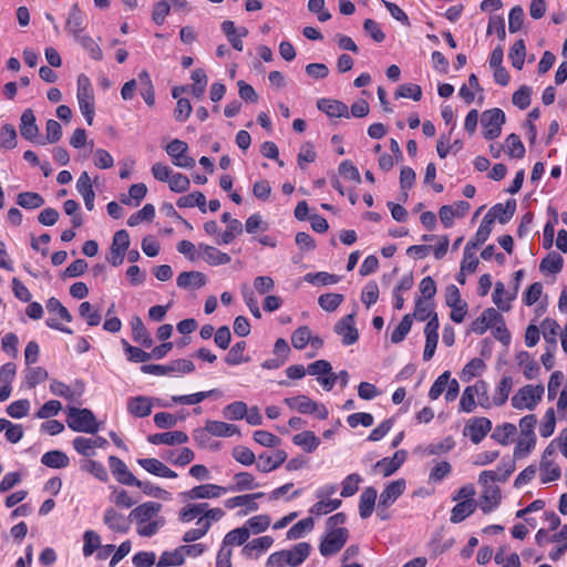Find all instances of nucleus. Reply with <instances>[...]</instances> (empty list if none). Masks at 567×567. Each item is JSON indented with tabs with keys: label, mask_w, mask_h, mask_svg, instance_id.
Wrapping results in <instances>:
<instances>
[{
	"label": "nucleus",
	"mask_w": 567,
	"mask_h": 567,
	"mask_svg": "<svg viewBox=\"0 0 567 567\" xmlns=\"http://www.w3.org/2000/svg\"><path fill=\"white\" fill-rule=\"evenodd\" d=\"M66 423L74 432L95 434L99 431V424L94 413L86 408L79 409L70 406L68 409Z\"/></svg>",
	"instance_id": "obj_1"
},
{
	"label": "nucleus",
	"mask_w": 567,
	"mask_h": 567,
	"mask_svg": "<svg viewBox=\"0 0 567 567\" xmlns=\"http://www.w3.org/2000/svg\"><path fill=\"white\" fill-rule=\"evenodd\" d=\"M544 385L527 384L520 388L517 393L512 398V405L517 410L528 409L534 410L542 401L544 394Z\"/></svg>",
	"instance_id": "obj_2"
},
{
	"label": "nucleus",
	"mask_w": 567,
	"mask_h": 567,
	"mask_svg": "<svg viewBox=\"0 0 567 567\" xmlns=\"http://www.w3.org/2000/svg\"><path fill=\"white\" fill-rule=\"evenodd\" d=\"M349 538V530L346 527L329 530L319 545L320 554L329 557L339 553Z\"/></svg>",
	"instance_id": "obj_3"
},
{
	"label": "nucleus",
	"mask_w": 567,
	"mask_h": 567,
	"mask_svg": "<svg viewBox=\"0 0 567 567\" xmlns=\"http://www.w3.org/2000/svg\"><path fill=\"white\" fill-rule=\"evenodd\" d=\"M481 389L482 394H484L485 400L480 401V405L483 408L489 406V398L487 394V384L485 381L480 380L474 385L466 386L465 390L462 393L461 400H460V409L463 412L471 413L476 408L475 402V395L481 396Z\"/></svg>",
	"instance_id": "obj_4"
},
{
	"label": "nucleus",
	"mask_w": 567,
	"mask_h": 567,
	"mask_svg": "<svg viewBox=\"0 0 567 567\" xmlns=\"http://www.w3.org/2000/svg\"><path fill=\"white\" fill-rule=\"evenodd\" d=\"M481 123L484 138L493 141L501 135L502 124L505 123V113L497 107L484 111Z\"/></svg>",
	"instance_id": "obj_5"
},
{
	"label": "nucleus",
	"mask_w": 567,
	"mask_h": 567,
	"mask_svg": "<svg viewBox=\"0 0 567 567\" xmlns=\"http://www.w3.org/2000/svg\"><path fill=\"white\" fill-rule=\"evenodd\" d=\"M195 364L188 359H176L168 364H143L141 371L146 374L165 375L172 372L192 373Z\"/></svg>",
	"instance_id": "obj_6"
},
{
	"label": "nucleus",
	"mask_w": 567,
	"mask_h": 567,
	"mask_svg": "<svg viewBox=\"0 0 567 567\" xmlns=\"http://www.w3.org/2000/svg\"><path fill=\"white\" fill-rule=\"evenodd\" d=\"M165 151L171 157L173 165L182 168H193L195 166V159L187 154L188 144L182 140L175 138L169 142Z\"/></svg>",
	"instance_id": "obj_7"
},
{
	"label": "nucleus",
	"mask_w": 567,
	"mask_h": 567,
	"mask_svg": "<svg viewBox=\"0 0 567 567\" xmlns=\"http://www.w3.org/2000/svg\"><path fill=\"white\" fill-rule=\"evenodd\" d=\"M491 430V420L484 416H477L467 421L463 430V435L468 436L474 444H478Z\"/></svg>",
	"instance_id": "obj_8"
},
{
	"label": "nucleus",
	"mask_w": 567,
	"mask_h": 567,
	"mask_svg": "<svg viewBox=\"0 0 567 567\" xmlns=\"http://www.w3.org/2000/svg\"><path fill=\"white\" fill-rule=\"evenodd\" d=\"M228 492L227 487L219 486L216 484L207 483L203 485L195 486L189 491L183 492L181 495L186 499H208V498H217L223 494Z\"/></svg>",
	"instance_id": "obj_9"
},
{
	"label": "nucleus",
	"mask_w": 567,
	"mask_h": 567,
	"mask_svg": "<svg viewBox=\"0 0 567 567\" xmlns=\"http://www.w3.org/2000/svg\"><path fill=\"white\" fill-rule=\"evenodd\" d=\"M355 313H349L334 326V332L342 337V344L351 346L359 340V331L354 326Z\"/></svg>",
	"instance_id": "obj_10"
},
{
	"label": "nucleus",
	"mask_w": 567,
	"mask_h": 567,
	"mask_svg": "<svg viewBox=\"0 0 567 567\" xmlns=\"http://www.w3.org/2000/svg\"><path fill=\"white\" fill-rule=\"evenodd\" d=\"M504 467L502 471L501 467H498L496 471H483L478 476V483L481 485L492 484L494 482H501L504 483L508 480V477L513 474L515 471V461L514 460H502L501 463Z\"/></svg>",
	"instance_id": "obj_11"
},
{
	"label": "nucleus",
	"mask_w": 567,
	"mask_h": 567,
	"mask_svg": "<svg viewBox=\"0 0 567 567\" xmlns=\"http://www.w3.org/2000/svg\"><path fill=\"white\" fill-rule=\"evenodd\" d=\"M20 134L21 136L30 142L39 143L44 145L45 142L39 140V126L35 123V116L31 109H25L20 118Z\"/></svg>",
	"instance_id": "obj_12"
},
{
	"label": "nucleus",
	"mask_w": 567,
	"mask_h": 567,
	"mask_svg": "<svg viewBox=\"0 0 567 567\" xmlns=\"http://www.w3.org/2000/svg\"><path fill=\"white\" fill-rule=\"evenodd\" d=\"M483 492L480 497V507L483 513L488 514L496 509L502 499L501 488L495 484L482 485Z\"/></svg>",
	"instance_id": "obj_13"
},
{
	"label": "nucleus",
	"mask_w": 567,
	"mask_h": 567,
	"mask_svg": "<svg viewBox=\"0 0 567 567\" xmlns=\"http://www.w3.org/2000/svg\"><path fill=\"white\" fill-rule=\"evenodd\" d=\"M405 487L404 478L388 484L379 497V508H389L404 493Z\"/></svg>",
	"instance_id": "obj_14"
},
{
	"label": "nucleus",
	"mask_w": 567,
	"mask_h": 567,
	"mask_svg": "<svg viewBox=\"0 0 567 567\" xmlns=\"http://www.w3.org/2000/svg\"><path fill=\"white\" fill-rule=\"evenodd\" d=\"M86 28V17L85 13L80 9L78 3H74L70 12L68 14L65 21V30L71 33L74 38H79V35Z\"/></svg>",
	"instance_id": "obj_15"
},
{
	"label": "nucleus",
	"mask_w": 567,
	"mask_h": 567,
	"mask_svg": "<svg viewBox=\"0 0 567 567\" xmlns=\"http://www.w3.org/2000/svg\"><path fill=\"white\" fill-rule=\"evenodd\" d=\"M516 212V200L514 198L508 199L505 205L498 203L489 208L487 214L485 215L487 218H491V221L497 219L499 224H507L514 216Z\"/></svg>",
	"instance_id": "obj_16"
},
{
	"label": "nucleus",
	"mask_w": 567,
	"mask_h": 567,
	"mask_svg": "<svg viewBox=\"0 0 567 567\" xmlns=\"http://www.w3.org/2000/svg\"><path fill=\"white\" fill-rule=\"evenodd\" d=\"M408 452L405 450L396 451L392 457H383L374 464V468H379L384 477L394 474L405 462Z\"/></svg>",
	"instance_id": "obj_17"
},
{
	"label": "nucleus",
	"mask_w": 567,
	"mask_h": 567,
	"mask_svg": "<svg viewBox=\"0 0 567 567\" xmlns=\"http://www.w3.org/2000/svg\"><path fill=\"white\" fill-rule=\"evenodd\" d=\"M109 466L116 481L123 485L133 486L137 480L117 456L111 455L109 457Z\"/></svg>",
	"instance_id": "obj_18"
},
{
	"label": "nucleus",
	"mask_w": 567,
	"mask_h": 567,
	"mask_svg": "<svg viewBox=\"0 0 567 567\" xmlns=\"http://www.w3.org/2000/svg\"><path fill=\"white\" fill-rule=\"evenodd\" d=\"M287 460V453L284 450H277L274 455L264 452L258 455L256 467L261 473H269L278 468Z\"/></svg>",
	"instance_id": "obj_19"
},
{
	"label": "nucleus",
	"mask_w": 567,
	"mask_h": 567,
	"mask_svg": "<svg viewBox=\"0 0 567 567\" xmlns=\"http://www.w3.org/2000/svg\"><path fill=\"white\" fill-rule=\"evenodd\" d=\"M317 107L329 117H350L348 105L339 100L320 99L317 101Z\"/></svg>",
	"instance_id": "obj_20"
},
{
	"label": "nucleus",
	"mask_w": 567,
	"mask_h": 567,
	"mask_svg": "<svg viewBox=\"0 0 567 567\" xmlns=\"http://www.w3.org/2000/svg\"><path fill=\"white\" fill-rule=\"evenodd\" d=\"M137 464L150 474L165 478H176L177 473L172 471L168 466L162 463L159 460L150 458H137Z\"/></svg>",
	"instance_id": "obj_21"
},
{
	"label": "nucleus",
	"mask_w": 567,
	"mask_h": 567,
	"mask_svg": "<svg viewBox=\"0 0 567 567\" xmlns=\"http://www.w3.org/2000/svg\"><path fill=\"white\" fill-rule=\"evenodd\" d=\"M162 509V504L156 502H146L136 506L131 513L128 518L135 520L138 525L148 522L152 517L156 516Z\"/></svg>",
	"instance_id": "obj_22"
},
{
	"label": "nucleus",
	"mask_w": 567,
	"mask_h": 567,
	"mask_svg": "<svg viewBox=\"0 0 567 567\" xmlns=\"http://www.w3.org/2000/svg\"><path fill=\"white\" fill-rule=\"evenodd\" d=\"M130 519L131 518H126L123 514L116 512L112 507L107 508L103 516L104 524L111 530L121 534H125L130 530Z\"/></svg>",
	"instance_id": "obj_23"
},
{
	"label": "nucleus",
	"mask_w": 567,
	"mask_h": 567,
	"mask_svg": "<svg viewBox=\"0 0 567 567\" xmlns=\"http://www.w3.org/2000/svg\"><path fill=\"white\" fill-rule=\"evenodd\" d=\"M198 252L203 256V259L210 266L227 265L231 260L228 254L223 252L216 247L206 244L198 245Z\"/></svg>",
	"instance_id": "obj_24"
},
{
	"label": "nucleus",
	"mask_w": 567,
	"mask_h": 567,
	"mask_svg": "<svg viewBox=\"0 0 567 567\" xmlns=\"http://www.w3.org/2000/svg\"><path fill=\"white\" fill-rule=\"evenodd\" d=\"M495 320H502V315L494 308H487L472 322L471 330L484 334Z\"/></svg>",
	"instance_id": "obj_25"
},
{
	"label": "nucleus",
	"mask_w": 567,
	"mask_h": 567,
	"mask_svg": "<svg viewBox=\"0 0 567 567\" xmlns=\"http://www.w3.org/2000/svg\"><path fill=\"white\" fill-rule=\"evenodd\" d=\"M17 367L13 362L4 363L0 368V402L9 399L11 394V382L14 379Z\"/></svg>",
	"instance_id": "obj_26"
},
{
	"label": "nucleus",
	"mask_w": 567,
	"mask_h": 567,
	"mask_svg": "<svg viewBox=\"0 0 567 567\" xmlns=\"http://www.w3.org/2000/svg\"><path fill=\"white\" fill-rule=\"evenodd\" d=\"M148 442L154 445H177L188 442V435L183 431L155 433L147 437Z\"/></svg>",
	"instance_id": "obj_27"
},
{
	"label": "nucleus",
	"mask_w": 567,
	"mask_h": 567,
	"mask_svg": "<svg viewBox=\"0 0 567 567\" xmlns=\"http://www.w3.org/2000/svg\"><path fill=\"white\" fill-rule=\"evenodd\" d=\"M207 282L206 275L200 271H183L176 278V284L182 289H199Z\"/></svg>",
	"instance_id": "obj_28"
},
{
	"label": "nucleus",
	"mask_w": 567,
	"mask_h": 567,
	"mask_svg": "<svg viewBox=\"0 0 567 567\" xmlns=\"http://www.w3.org/2000/svg\"><path fill=\"white\" fill-rule=\"evenodd\" d=\"M378 492L373 486L365 487L360 495L359 514L362 519L370 517L373 513Z\"/></svg>",
	"instance_id": "obj_29"
},
{
	"label": "nucleus",
	"mask_w": 567,
	"mask_h": 567,
	"mask_svg": "<svg viewBox=\"0 0 567 567\" xmlns=\"http://www.w3.org/2000/svg\"><path fill=\"white\" fill-rule=\"evenodd\" d=\"M127 411L135 417H146L152 412V400L144 395L130 398Z\"/></svg>",
	"instance_id": "obj_30"
},
{
	"label": "nucleus",
	"mask_w": 567,
	"mask_h": 567,
	"mask_svg": "<svg viewBox=\"0 0 567 567\" xmlns=\"http://www.w3.org/2000/svg\"><path fill=\"white\" fill-rule=\"evenodd\" d=\"M206 431L214 436L228 437L235 434H240L239 429L235 424H229L221 421H206Z\"/></svg>",
	"instance_id": "obj_31"
},
{
	"label": "nucleus",
	"mask_w": 567,
	"mask_h": 567,
	"mask_svg": "<svg viewBox=\"0 0 567 567\" xmlns=\"http://www.w3.org/2000/svg\"><path fill=\"white\" fill-rule=\"evenodd\" d=\"M476 506L477 505L475 499H465L458 502L451 511V523L458 524L463 522L475 512Z\"/></svg>",
	"instance_id": "obj_32"
},
{
	"label": "nucleus",
	"mask_w": 567,
	"mask_h": 567,
	"mask_svg": "<svg viewBox=\"0 0 567 567\" xmlns=\"http://www.w3.org/2000/svg\"><path fill=\"white\" fill-rule=\"evenodd\" d=\"M131 327L133 340L141 343L145 348H151L153 344V339L151 338L150 332L138 316H134L132 318Z\"/></svg>",
	"instance_id": "obj_33"
},
{
	"label": "nucleus",
	"mask_w": 567,
	"mask_h": 567,
	"mask_svg": "<svg viewBox=\"0 0 567 567\" xmlns=\"http://www.w3.org/2000/svg\"><path fill=\"white\" fill-rule=\"evenodd\" d=\"M311 550V546L309 543L302 542L292 547L290 550H282L286 553L287 559H290L291 561L288 563V566L290 567H297L301 565L307 557L309 556Z\"/></svg>",
	"instance_id": "obj_34"
},
{
	"label": "nucleus",
	"mask_w": 567,
	"mask_h": 567,
	"mask_svg": "<svg viewBox=\"0 0 567 567\" xmlns=\"http://www.w3.org/2000/svg\"><path fill=\"white\" fill-rule=\"evenodd\" d=\"M235 484L227 487L228 492H243L259 487L255 476L249 472H239L234 475Z\"/></svg>",
	"instance_id": "obj_35"
},
{
	"label": "nucleus",
	"mask_w": 567,
	"mask_h": 567,
	"mask_svg": "<svg viewBox=\"0 0 567 567\" xmlns=\"http://www.w3.org/2000/svg\"><path fill=\"white\" fill-rule=\"evenodd\" d=\"M292 442L293 444L301 446L307 453L315 452L320 445L319 437H317L312 431H303L293 435Z\"/></svg>",
	"instance_id": "obj_36"
},
{
	"label": "nucleus",
	"mask_w": 567,
	"mask_h": 567,
	"mask_svg": "<svg viewBox=\"0 0 567 567\" xmlns=\"http://www.w3.org/2000/svg\"><path fill=\"white\" fill-rule=\"evenodd\" d=\"M41 463L50 468H64L69 466V456L59 450L49 451L41 457Z\"/></svg>",
	"instance_id": "obj_37"
},
{
	"label": "nucleus",
	"mask_w": 567,
	"mask_h": 567,
	"mask_svg": "<svg viewBox=\"0 0 567 567\" xmlns=\"http://www.w3.org/2000/svg\"><path fill=\"white\" fill-rule=\"evenodd\" d=\"M179 208H190L197 206L202 213H206V197L202 192H194L182 196L176 202Z\"/></svg>",
	"instance_id": "obj_38"
},
{
	"label": "nucleus",
	"mask_w": 567,
	"mask_h": 567,
	"mask_svg": "<svg viewBox=\"0 0 567 567\" xmlns=\"http://www.w3.org/2000/svg\"><path fill=\"white\" fill-rule=\"evenodd\" d=\"M214 395H220V391L217 389H213L209 391H203V392H197V393H193V394L174 395V396H172V401L174 403H178V404L194 405V404H198L202 401H204L205 399L214 396Z\"/></svg>",
	"instance_id": "obj_39"
},
{
	"label": "nucleus",
	"mask_w": 567,
	"mask_h": 567,
	"mask_svg": "<svg viewBox=\"0 0 567 567\" xmlns=\"http://www.w3.org/2000/svg\"><path fill=\"white\" fill-rule=\"evenodd\" d=\"M492 225L491 218L484 216V218L481 221V225L478 229L476 230L474 237L466 244L468 248H477L480 245H483L492 233Z\"/></svg>",
	"instance_id": "obj_40"
},
{
	"label": "nucleus",
	"mask_w": 567,
	"mask_h": 567,
	"mask_svg": "<svg viewBox=\"0 0 567 567\" xmlns=\"http://www.w3.org/2000/svg\"><path fill=\"white\" fill-rule=\"evenodd\" d=\"M274 544V538L271 536H261L258 538L252 539L251 542L247 543L243 549L241 553L244 556L250 558L254 555V551H262L268 549Z\"/></svg>",
	"instance_id": "obj_41"
},
{
	"label": "nucleus",
	"mask_w": 567,
	"mask_h": 567,
	"mask_svg": "<svg viewBox=\"0 0 567 567\" xmlns=\"http://www.w3.org/2000/svg\"><path fill=\"white\" fill-rule=\"evenodd\" d=\"M513 388V379L509 375H504L495 391L493 402L496 406H501L506 403L508 395Z\"/></svg>",
	"instance_id": "obj_42"
},
{
	"label": "nucleus",
	"mask_w": 567,
	"mask_h": 567,
	"mask_svg": "<svg viewBox=\"0 0 567 567\" xmlns=\"http://www.w3.org/2000/svg\"><path fill=\"white\" fill-rule=\"evenodd\" d=\"M563 266V257L558 252L551 251L545 258H543L539 268L542 271L555 275L561 271Z\"/></svg>",
	"instance_id": "obj_43"
},
{
	"label": "nucleus",
	"mask_w": 567,
	"mask_h": 567,
	"mask_svg": "<svg viewBox=\"0 0 567 567\" xmlns=\"http://www.w3.org/2000/svg\"><path fill=\"white\" fill-rule=\"evenodd\" d=\"M249 536H250V532L246 526L238 527V528H235V529L228 532L225 535V537L223 539V544L226 547L233 546V545L240 546V545H244L248 540Z\"/></svg>",
	"instance_id": "obj_44"
},
{
	"label": "nucleus",
	"mask_w": 567,
	"mask_h": 567,
	"mask_svg": "<svg viewBox=\"0 0 567 567\" xmlns=\"http://www.w3.org/2000/svg\"><path fill=\"white\" fill-rule=\"evenodd\" d=\"M526 56V47L523 39L517 40L509 49L508 58L512 61V65L517 69L522 70L524 66Z\"/></svg>",
	"instance_id": "obj_45"
},
{
	"label": "nucleus",
	"mask_w": 567,
	"mask_h": 567,
	"mask_svg": "<svg viewBox=\"0 0 567 567\" xmlns=\"http://www.w3.org/2000/svg\"><path fill=\"white\" fill-rule=\"evenodd\" d=\"M17 204L25 209H34L44 205V199L39 193L24 192L17 197Z\"/></svg>",
	"instance_id": "obj_46"
},
{
	"label": "nucleus",
	"mask_w": 567,
	"mask_h": 567,
	"mask_svg": "<svg viewBox=\"0 0 567 567\" xmlns=\"http://www.w3.org/2000/svg\"><path fill=\"white\" fill-rule=\"evenodd\" d=\"M78 102H93L94 92L90 79L85 74L78 76Z\"/></svg>",
	"instance_id": "obj_47"
},
{
	"label": "nucleus",
	"mask_w": 567,
	"mask_h": 567,
	"mask_svg": "<svg viewBox=\"0 0 567 567\" xmlns=\"http://www.w3.org/2000/svg\"><path fill=\"white\" fill-rule=\"evenodd\" d=\"M246 350V342L245 341H238L236 342L228 353L225 357V362L228 365H238L244 362H248L249 358L244 357V351Z\"/></svg>",
	"instance_id": "obj_48"
},
{
	"label": "nucleus",
	"mask_w": 567,
	"mask_h": 567,
	"mask_svg": "<svg viewBox=\"0 0 567 567\" xmlns=\"http://www.w3.org/2000/svg\"><path fill=\"white\" fill-rule=\"evenodd\" d=\"M412 323L413 320L411 313L403 316L398 327L391 332V342L395 344L402 342L410 332Z\"/></svg>",
	"instance_id": "obj_49"
},
{
	"label": "nucleus",
	"mask_w": 567,
	"mask_h": 567,
	"mask_svg": "<svg viewBox=\"0 0 567 567\" xmlns=\"http://www.w3.org/2000/svg\"><path fill=\"white\" fill-rule=\"evenodd\" d=\"M517 432L516 425L513 423H504L502 425H497L492 434V439L498 442L502 445H507L509 443V439L514 436Z\"/></svg>",
	"instance_id": "obj_50"
},
{
	"label": "nucleus",
	"mask_w": 567,
	"mask_h": 567,
	"mask_svg": "<svg viewBox=\"0 0 567 567\" xmlns=\"http://www.w3.org/2000/svg\"><path fill=\"white\" fill-rule=\"evenodd\" d=\"M303 279L315 286H327L337 284L340 280V277L326 271H319L315 274L309 272L303 277Z\"/></svg>",
	"instance_id": "obj_51"
},
{
	"label": "nucleus",
	"mask_w": 567,
	"mask_h": 567,
	"mask_svg": "<svg viewBox=\"0 0 567 567\" xmlns=\"http://www.w3.org/2000/svg\"><path fill=\"white\" fill-rule=\"evenodd\" d=\"M17 146V132L12 124H4L0 128V148L12 150Z\"/></svg>",
	"instance_id": "obj_52"
},
{
	"label": "nucleus",
	"mask_w": 567,
	"mask_h": 567,
	"mask_svg": "<svg viewBox=\"0 0 567 567\" xmlns=\"http://www.w3.org/2000/svg\"><path fill=\"white\" fill-rule=\"evenodd\" d=\"M185 563V558L181 546L173 551H164L157 563V567L167 566H182Z\"/></svg>",
	"instance_id": "obj_53"
},
{
	"label": "nucleus",
	"mask_w": 567,
	"mask_h": 567,
	"mask_svg": "<svg viewBox=\"0 0 567 567\" xmlns=\"http://www.w3.org/2000/svg\"><path fill=\"white\" fill-rule=\"evenodd\" d=\"M79 315L91 327L99 326L102 320L101 313L97 310H94L89 301H83L80 305Z\"/></svg>",
	"instance_id": "obj_54"
},
{
	"label": "nucleus",
	"mask_w": 567,
	"mask_h": 567,
	"mask_svg": "<svg viewBox=\"0 0 567 567\" xmlns=\"http://www.w3.org/2000/svg\"><path fill=\"white\" fill-rule=\"evenodd\" d=\"M84 50L87 51L90 56L95 61H101L103 59V52L97 43L90 37L80 34L79 38H74Z\"/></svg>",
	"instance_id": "obj_55"
},
{
	"label": "nucleus",
	"mask_w": 567,
	"mask_h": 567,
	"mask_svg": "<svg viewBox=\"0 0 567 567\" xmlns=\"http://www.w3.org/2000/svg\"><path fill=\"white\" fill-rule=\"evenodd\" d=\"M155 217V207L152 204H146L142 209L132 214L127 219V225L130 227H134L138 225L141 221H152Z\"/></svg>",
	"instance_id": "obj_56"
},
{
	"label": "nucleus",
	"mask_w": 567,
	"mask_h": 567,
	"mask_svg": "<svg viewBox=\"0 0 567 567\" xmlns=\"http://www.w3.org/2000/svg\"><path fill=\"white\" fill-rule=\"evenodd\" d=\"M206 508H208L207 503L188 504L181 509L179 520L184 523L192 522L198 515L205 514Z\"/></svg>",
	"instance_id": "obj_57"
},
{
	"label": "nucleus",
	"mask_w": 567,
	"mask_h": 567,
	"mask_svg": "<svg viewBox=\"0 0 567 567\" xmlns=\"http://www.w3.org/2000/svg\"><path fill=\"white\" fill-rule=\"evenodd\" d=\"M343 295L329 292L321 295L318 298V303L323 310L332 312L343 302Z\"/></svg>",
	"instance_id": "obj_58"
},
{
	"label": "nucleus",
	"mask_w": 567,
	"mask_h": 567,
	"mask_svg": "<svg viewBox=\"0 0 567 567\" xmlns=\"http://www.w3.org/2000/svg\"><path fill=\"white\" fill-rule=\"evenodd\" d=\"M223 414L228 420H243L247 414V404L243 401H235L226 405Z\"/></svg>",
	"instance_id": "obj_59"
},
{
	"label": "nucleus",
	"mask_w": 567,
	"mask_h": 567,
	"mask_svg": "<svg viewBox=\"0 0 567 567\" xmlns=\"http://www.w3.org/2000/svg\"><path fill=\"white\" fill-rule=\"evenodd\" d=\"M507 154L514 158H523L525 155V146L520 141V137L512 133L507 136L506 141Z\"/></svg>",
	"instance_id": "obj_60"
},
{
	"label": "nucleus",
	"mask_w": 567,
	"mask_h": 567,
	"mask_svg": "<svg viewBox=\"0 0 567 567\" xmlns=\"http://www.w3.org/2000/svg\"><path fill=\"white\" fill-rule=\"evenodd\" d=\"M320 499L321 501L313 504L311 506V508L309 509V513L311 515L320 516L322 514H328L332 511L338 509L342 504L341 499H338V498L328 499V501H323L322 498H320Z\"/></svg>",
	"instance_id": "obj_61"
},
{
	"label": "nucleus",
	"mask_w": 567,
	"mask_h": 567,
	"mask_svg": "<svg viewBox=\"0 0 567 567\" xmlns=\"http://www.w3.org/2000/svg\"><path fill=\"white\" fill-rule=\"evenodd\" d=\"M190 78L194 81L192 93L195 97L200 99L207 85V75L203 69H196L192 72Z\"/></svg>",
	"instance_id": "obj_62"
},
{
	"label": "nucleus",
	"mask_w": 567,
	"mask_h": 567,
	"mask_svg": "<svg viewBox=\"0 0 567 567\" xmlns=\"http://www.w3.org/2000/svg\"><path fill=\"white\" fill-rule=\"evenodd\" d=\"M315 523L311 517L303 518L296 523L287 532L288 539H298L303 536L305 533L313 529Z\"/></svg>",
	"instance_id": "obj_63"
},
{
	"label": "nucleus",
	"mask_w": 567,
	"mask_h": 567,
	"mask_svg": "<svg viewBox=\"0 0 567 567\" xmlns=\"http://www.w3.org/2000/svg\"><path fill=\"white\" fill-rule=\"evenodd\" d=\"M309 340H311V330L308 326L299 327L291 336V343L298 350L305 349Z\"/></svg>",
	"instance_id": "obj_64"
}]
</instances>
